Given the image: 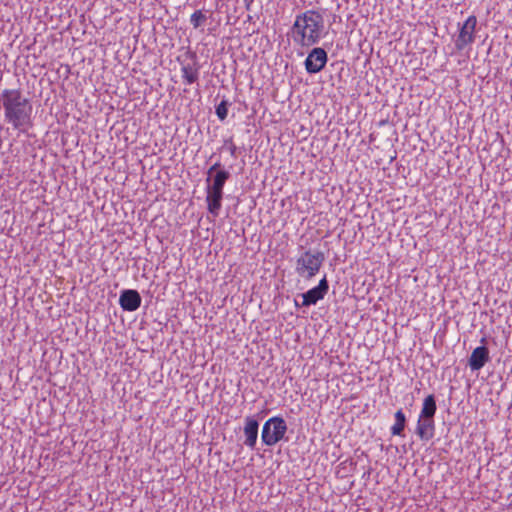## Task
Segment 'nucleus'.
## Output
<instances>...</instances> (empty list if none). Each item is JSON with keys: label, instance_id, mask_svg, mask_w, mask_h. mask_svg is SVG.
Instances as JSON below:
<instances>
[{"label": "nucleus", "instance_id": "obj_1", "mask_svg": "<svg viewBox=\"0 0 512 512\" xmlns=\"http://www.w3.org/2000/svg\"><path fill=\"white\" fill-rule=\"evenodd\" d=\"M4 119L13 129L26 134L33 127V106L19 89H5L0 94Z\"/></svg>", "mask_w": 512, "mask_h": 512}, {"label": "nucleus", "instance_id": "obj_2", "mask_svg": "<svg viewBox=\"0 0 512 512\" xmlns=\"http://www.w3.org/2000/svg\"><path fill=\"white\" fill-rule=\"evenodd\" d=\"M295 44L301 47H311L319 43L323 36L324 19L315 10L298 14L291 28Z\"/></svg>", "mask_w": 512, "mask_h": 512}, {"label": "nucleus", "instance_id": "obj_3", "mask_svg": "<svg viewBox=\"0 0 512 512\" xmlns=\"http://www.w3.org/2000/svg\"><path fill=\"white\" fill-rule=\"evenodd\" d=\"M229 178L230 172L222 168L220 162L214 163L207 171L205 188L207 210L214 217L219 216L224 195L223 188Z\"/></svg>", "mask_w": 512, "mask_h": 512}, {"label": "nucleus", "instance_id": "obj_4", "mask_svg": "<svg viewBox=\"0 0 512 512\" xmlns=\"http://www.w3.org/2000/svg\"><path fill=\"white\" fill-rule=\"evenodd\" d=\"M324 261L323 252L307 250L296 259L295 271L304 279H312L319 272Z\"/></svg>", "mask_w": 512, "mask_h": 512}, {"label": "nucleus", "instance_id": "obj_5", "mask_svg": "<svg viewBox=\"0 0 512 512\" xmlns=\"http://www.w3.org/2000/svg\"><path fill=\"white\" fill-rule=\"evenodd\" d=\"M287 429V424L282 417L275 416L268 419L262 428V442L267 446H274L284 438Z\"/></svg>", "mask_w": 512, "mask_h": 512}, {"label": "nucleus", "instance_id": "obj_6", "mask_svg": "<svg viewBox=\"0 0 512 512\" xmlns=\"http://www.w3.org/2000/svg\"><path fill=\"white\" fill-rule=\"evenodd\" d=\"M477 18L474 15L469 16L460 28L458 38L455 41L457 50L461 51L475 40V29Z\"/></svg>", "mask_w": 512, "mask_h": 512}, {"label": "nucleus", "instance_id": "obj_7", "mask_svg": "<svg viewBox=\"0 0 512 512\" xmlns=\"http://www.w3.org/2000/svg\"><path fill=\"white\" fill-rule=\"evenodd\" d=\"M328 61L327 52L321 47L313 48L305 59L307 73L316 74L324 69Z\"/></svg>", "mask_w": 512, "mask_h": 512}, {"label": "nucleus", "instance_id": "obj_8", "mask_svg": "<svg viewBox=\"0 0 512 512\" xmlns=\"http://www.w3.org/2000/svg\"><path fill=\"white\" fill-rule=\"evenodd\" d=\"M329 290V284L326 278V275L319 281L316 287L308 290L307 292L302 294V303L301 306H311L315 305L319 300H322Z\"/></svg>", "mask_w": 512, "mask_h": 512}, {"label": "nucleus", "instance_id": "obj_9", "mask_svg": "<svg viewBox=\"0 0 512 512\" xmlns=\"http://www.w3.org/2000/svg\"><path fill=\"white\" fill-rule=\"evenodd\" d=\"M141 296L137 290H123L119 297V304L124 311H136L141 305Z\"/></svg>", "mask_w": 512, "mask_h": 512}, {"label": "nucleus", "instance_id": "obj_10", "mask_svg": "<svg viewBox=\"0 0 512 512\" xmlns=\"http://www.w3.org/2000/svg\"><path fill=\"white\" fill-rule=\"evenodd\" d=\"M490 360L489 350L486 346L476 347L469 358L468 365L472 371L482 369Z\"/></svg>", "mask_w": 512, "mask_h": 512}, {"label": "nucleus", "instance_id": "obj_11", "mask_svg": "<svg viewBox=\"0 0 512 512\" xmlns=\"http://www.w3.org/2000/svg\"><path fill=\"white\" fill-rule=\"evenodd\" d=\"M435 433V421L433 418L419 416L416 426V434L423 441H429Z\"/></svg>", "mask_w": 512, "mask_h": 512}, {"label": "nucleus", "instance_id": "obj_12", "mask_svg": "<svg viewBox=\"0 0 512 512\" xmlns=\"http://www.w3.org/2000/svg\"><path fill=\"white\" fill-rule=\"evenodd\" d=\"M258 428L259 423L256 419L253 417H246L245 418V426H244V435H245V441L244 444L251 449H253L256 445L257 438H258Z\"/></svg>", "mask_w": 512, "mask_h": 512}, {"label": "nucleus", "instance_id": "obj_13", "mask_svg": "<svg viewBox=\"0 0 512 512\" xmlns=\"http://www.w3.org/2000/svg\"><path fill=\"white\" fill-rule=\"evenodd\" d=\"M199 68L196 63L184 64L181 67L182 78L186 84H193L198 80Z\"/></svg>", "mask_w": 512, "mask_h": 512}, {"label": "nucleus", "instance_id": "obj_14", "mask_svg": "<svg viewBox=\"0 0 512 512\" xmlns=\"http://www.w3.org/2000/svg\"><path fill=\"white\" fill-rule=\"evenodd\" d=\"M436 410H437V406H436L435 396L433 394H430L427 397H425L419 416H421L423 418H433L434 419Z\"/></svg>", "mask_w": 512, "mask_h": 512}, {"label": "nucleus", "instance_id": "obj_15", "mask_svg": "<svg viewBox=\"0 0 512 512\" xmlns=\"http://www.w3.org/2000/svg\"><path fill=\"white\" fill-rule=\"evenodd\" d=\"M394 417L395 423L391 427V434L394 436H401L406 426V416L402 409H399L396 411Z\"/></svg>", "mask_w": 512, "mask_h": 512}, {"label": "nucleus", "instance_id": "obj_16", "mask_svg": "<svg viewBox=\"0 0 512 512\" xmlns=\"http://www.w3.org/2000/svg\"><path fill=\"white\" fill-rule=\"evenodd\" d=\"M206 20L207 17L201 10L195 11L190 17V23L195 29L199 28Z\"/></svg>", "mask_w": 512, "mask_h": 512}, {"label": "nucleus", "instance_id": "obj_17", "mask_svg": "<svg viewBox=\"0 0 512 512\" xmlns=\"http://www.w3.org/2000/svg\"><path fill=\"white\" fill-rule=\"evenodd\" d=\"M228 106H229V102L224 99L216 106L215 112H216L217 117L221 121L225 120L228 115Z\"/></svg>", "mask_w": 512, "mask_h": 512}, {"label": "nucleus", "instance_id": "obj_18", "mask_svg": "<svg viewBox=\"0 0 512 512\" xmlns=\"http://www.w3.org/2000/svg\"><path fill=\"white\" fill-rule=\"evenodd\" d=\"M244 1V4H245V8L246 10H251V6L253 4V0H243Z\"/></svg>", "mask_w": 512, "mask_h": 512}, {"label": "nucleus", "instance_id": "obj_19", "mask_svg": "<svg viewBox=\"0 0 512 512\" xmlns=\"http://www.w3.org/2000/svg\"><path fill=\"white\" fill-rule=\"evenodd\" d=\"M235 151H236V147L234 145H232V147L230 148L231 155H234Z\"/></svg>", "mask_w": 512, "mask_h": 512}]
</instances>
